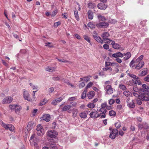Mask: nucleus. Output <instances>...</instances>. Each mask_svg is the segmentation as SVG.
Segmentation results:
<instances>
[{
    "label": "nucleus",
    "instance_id": "nucleus-1",
    "mask_svg": "<svg viewBox=\"0 0 149 149\" xmlns=\"http://www.w3.org/2000/svg\"><path fill=\"white\" fill-rule=\"evenodd\" d=\"M104 89L107 94L110 95L113 93V89L111 85H104Z\"/></svg>",
    "mask_w": 149,
    "mask_h": 149
},
{
    "label": "nucleus",
    "instance_id": "nucleus-2",
    "mask_svg": "<svg viewBox=\"0 0 149 149\" xmlns=\"http://www.w3.org/2000/svg\"><path fill=\"white\" fill-rule=\"evenodd\" d=\"M127 106L130 108H133L135 107V104L133 100H131L130 98L128 97L126 99Z\"/></svg>",
    "mask_w": 149,
    "mask_h": 149
},
{
    "label": "nucleus",
    "instance_id": "nucleus-3",
    "mask_svg": "<svg viewBox=\"0 0 149 149\" xmlns=\"http://www.w3.org/2000/svg\"><path fill=\"white\" fill-rule=\"evenodd\" d=\"M47 136L51 138H55L56 137L57 135V132L54 130H52L48 132H47Z\"/></svg>",
    "mask_w": 149,
    "mask_h": 149
},
{
    "label": "nucleus",
    "instance_id": "nucleus-4",
    "mask_svg": "<svg viewBox=\"0 0 149 149\" xmlns=\"http://www.w3.org/2000/svg\"><path fill=\"white\" fill-rule=\"evenodd\" d=\"M97 113L98 112L96 110H93L89 114L90 117L94 119L97 118L99 117L100 116V115H99L98 114L96 116V114H97Z\"/></svg>",
    "mask_w": 149,
    "mask_h": 149
},
{
    "label": "nucleus",
    "instance_id": "nucleus-5",
    "mask_svg": "<svg viewBox=\"0 0 149 149\" xmlns=\"http://www.w3.org/2000/svg\"><path fill=\"white\" fill-rule=\"evenodd\" d=\"M23 96L24 99L28 101H29L30 98L29 97V94L28 92L25 89L23 90Z\"/></svg>",
    "mask_w": 149,
    "mask_h": 149
},
{
    "label": "nucleus",
    "instance_id": "nucleus-6",
    "mask_svg": "<svg viewBox=\"0 0 149 149\" xmlns=\"http://www.w3.org/2000/svg\"><path fill=\"white\" fill-rule=\"evenodd\" d=\"M99 112L101 113L98 114L99 115H100V117L101 118H104L106 116V113L107 111V110L105 109H104L100 108L99 110Z\"/></svg>",
    "mask_w": 149,
    "mask_h": 149
},
{
    "label": "nucleus",
    "instance_id": "nucleus-7",
    "mask_svg": "<svg viewBox=\"0 0 149 149\" xmlns=\"http://www.w3.org/2000/svg\"><path fill=\"white\" fill-rule=\"evenodd\" d=\"M13 98L11 97H7L3 100L2 102L3 104L10 103L13 100Z\"/></svg>",
    "mask_w": 149,
    "mask_h": 149
},
{
    "label": "nucleus",
    "instance_id": "nucleus-8",
    "mask_svg": "<svg viewBox=\"0 0 149 149\" xmlns=\"http://www.w3.org/2000/svg\"><path fill=\"white\" fill-rule=\"evenodd\" d=\"M3 127L5 128L6 130H9L11 131H12L14 130V126L11 124H3Z\"/></svg>",
    "mask_w": 149,
    "mask_h": 149
},
{
    "label": "nucleus",
    "instance_id": "nucleus-9",
    "mask_svg": "<svg viewBox=\"0 0 149 149\" xmlns=\"http://www.w3.org/2000/svg\"><path fill=\"white\" fill-rule=\"evenodd\" d=\"M35 125L34 122H29L28 123L26 129L28 131H29L31 130Z\"/></svg>",
    "mask_w": 149,
    "mask_h": 149
},
{
    "label": "nucleus",
    "instance_id": "nucleus-10",
    "mask_svg": "<svg viewBox=\"0 0 149 149\" xmlns=\"http://www.w3.org/2000/svg\"><path fill=\"white\" fill-rule=\"evenodd\" d=\"M109 24L107 22H100L97 24V26L99 28H105L108 26Z\"/></svg>",
    "mask_w": 149,
    "mask_h": 149
},
{
    "label": "nucleus",
    "instance_id": "nucleus-11",
    "mask_svg": "<svg viewBox=\"0 0 149 149\" xmlns=\"http://www.w3.org/2000/svg\"><path fill=\"white\" fill-rule=\"evenodd\" d=\"M63 100V98L60 97L56 98L52 101V104L54 105H56L58 103L61 102Z\"/></svg>",
    "mask_w": 149,
    "mask_h": 149
},
{
    "label": "nucleus",
    "instance_id": "nucleus-12",
    "mask_svg": "<svg viewBox=\"0 0 149 149\" xmlns=\"http://www.w3.org/2000/svg\"><path fill=\"white\" fill-rule=\"evenodd\" d=\"M50 116L49 114L44 115L40 118L41 120H44L47 122L49 121Z\"/></svg>",
    "mask_w": 149,
    "mask_h": 149
},
{
    "label": "nucleus",
    "instance_id": "nucleus-13",
    "mask_svg": "<svg viewBox=\"0 0 149 149\" xmlns=\"http://www.w3.org/2000/svg\"><path fill=\"white\" fill-rule=\"evenodd\" d=\"M123 56V54L120 52H118L112 54V57L113 58H117L118 57L122 58Z\"/></svg>",
    "mask_w": 149,
    "mask_h": 149
},
{
    "label": "nucleus",
    "instance_id": "nucleus-14",
    "mask_svg": "<svg viewBox=\"0 0 149 149\" xmlns=\"http://www.w3.org/2000/svg\"><path fill=\"white\" fill-rule=\"evenodd\" d=\"M140 98L142 101H149V97H148L147 95L144 94H141L140 96Z\"/></svg>",
    "mask_w": 149,
    "mask_h": 149
},
{
    "label": "nucleus",
    "instance_id": "nucleus-15",
    "mask_svg": "<svg viewBox=\"0 0 149 149\" xmlns=\"http://www.w3.org/2000/svg\"><path fill=\"white\" fill-rule=\"evenodd\" d=\"M138 64L136 65L135 67V68L138 70L141 68L144 65V63L143 61H142L141 62H138Z\"/></svg>",
    "mask_w": 149,
    "mask_h": 149
},
{
    "label": "nucleus",
    "instance_id": "nucleus-16",
    "mask_svg": "<svg viewBox=\"0 0 149 149\" xmlns=\"http://www.w3.org/2000/svg\"><path fill=\"white\" fill-rule=\"evenodd\" d=\"M97 7L99 9L104 10L107 8V6L104 3H100L97 5Z\"/></svg>",
    "mask_w": 149,
    "mask_h": 149
},
{
    "label": "nucleus",
    "instance_id": "nucleus-17",
    "mask_svg": "<svg viewBox=\"0 0 149 149\" xmlns=\"http://www.w3.org/2000/svg\"><path fill=\"white\" fill-rule=\"evenodd\" d=\"M93 38H94L98 42H100V43L102 44L104 42L102 40V39L99 36H96L93 35Z\"/></svg>",
    "mask_w": 149,
    "mask_h": 149
},
{
    "label": "nucleus",
    "instance_id": "nucleus-18",
    "mask_svg": "<svg viewBox=\"0 0 149 149\" xmlns=\"http://www.w3.org/2000/svg\"><path fill=\"white\" fill-rule=\"evenodd\" d=\"M95 95V93L93 91H91L89 92L87 94L88 98L91 99L93 98Z\"/></svg>",
    "mask_w": 149,
    "mask_h": 149
},
{
    "label": "nucleus",
    "instance_id": "nucleus-19",
    "mask_svg": "<svg viewBox=\"0 0 149 149\" xmlns=\"http://www.w3.org/2000/svg\"><path fill=\"white\" fill-rule=\"evenodd\" d=\"M110 36L109 33L107 32L103 33L102 35L101 36L103 38V40H105L107 39Z\"/></svg>",
    "mask_w": 149,
    "mask_h": 149
},
{
    "label": "nucleus",
    "instance_id": "nucleus-20",
    "mask_svg": "<svg viewBox=\"0 0 149 149\" xmlns=\"http://www.w3.org/2000/svg\"><path fill=\"white\" fill-rule=\"evenodd\" d=\"M111 45H112L114 48L117 49H119L121 47L120 45L117 43H115L114 41H112Z\"/></svg>",
    "mask_w": 149,
    "mask_h": 149
},
{
    "label": "nucleus",
    "instance_id": "nucleus-21",
    "mask_svg": "<svg viewBox=\"0 0 149 149\" xmlns=\"http://www.w3.org/2000/svg\"><path fill=\"white\" fill-rule=\"evenodd\" d=\"M123 56H125L123 58L125 60H127L129 59L131 57V54L130 52H127L126 53H124Z\"/></svg>",
    "mask_w": 149,
    "mask_h": 149
},
{
    "label": "nucleus",
    "instance_id": "nucleus-22",
    "mask_svg": "<svg viewBox=\"0 0 149 149\" xmlns=\"http://www.w3.org/2000/svg\"><path fill=\"white\" fill-rule=\"evenodd\" d=\"M71 107V105H65L62 108V111H69Z\"/></svg>",
    "mask_w": 149,
    "mask_h": 149
},
{
    "label": "nucleus",
    "instance_id": "nucleus-23",
    "mask_svg": "<svg viewBox=\"0 0 149 149\" xmlns=\"http://www.w3.org/2000/svg\"><path fill=\"white\" fill-rule=\"evenodd\" d=\"M56 69V68L53 67H47L46 68V71L51 72H54Z\"/></svg>",
    "mask_w": 149,
    "mask_h": 149
},
{
    "label": "nucleus",
    "instance_id": "nucleus-24",
    "mask_svg": "<svg viewBox=\"0 0 149 149\" xmlns=\"http://www.w3.org/2000/svg\"><path fill=\"white\" fill-rule=\"evenodd\" d=\"M148 70L147 68H145L143 69V70L141 72L140 74V76H143L146 75L148 73Z\"/></svg>",
    "mask_w": 149,
    "mask_h": 149
},
{
    "label": "nucleus",
    "instance_id": "nucleus-25",
    "mask_svg": "<svg viewBox=\"0 0 149 149\" xmlns=\"http://www.w3.org/2000/svg\"><path fill=\"white\" fill-rule=\"evenodd\" d=\"M132 81L135 84H138L139 85H141V81L139 79V78H138L136 79H133Z\"/></svg>",
    "mask_w": 149,
    "mask_h": 149
},
{
    "label": "nucleus",
    "instance_id": "nucleus-26",
    "mask_svg": "<svg viewBox=\"0 0 149 149\" xmlns=\"http://www.w3.org/2000/svg\"><path fill=\"white\" fill-rule=\"evenodd\" d=\"M97 17L99 20L101 21L104 22L106 20V18L104 16L100 14L97 15Z\"/></svg>",
    "mask_w": 149,
    "mask_h": 149
},
{
    "label": "nucleus",
    "instance_id": "nucleus-27",
    "mask_svg": "<svg viewBox=\"0 0 149 149\" xmlns=\"http://www.w3.org/2000/svg\"><path fill=\"white\" fill-rule=\"evenodd\" d=\"M72 111L73 116L74 117H76L78 113V109L76 108H73L72 109Z\"/></svg>",
    "mask_w": 149,
    "mask_h": 149
},
{
    "label": "nucleus",
    "instance_id": "nucleus-28",
    "mask_svg": "<svg viewBox=\"0 0 149 149\" xmlns=\"http://www.w3.org/2000/svg\"><path fill=\"white\" fill-rule=\"evenodd\" d=\"M88 18L90 19H92L93 17V13L91 10H89L88 12Z\"/></svg>",
    "mask_w": 149,
    "mask_h": 149
},
{
    "label": "nucleus",
    "instance_id": "nucleus-29",
    "mask_svg": "<svg viewBox=\"0 0 149 149\" xmlns=\"http://www.w3.org/2000/svg\"><path fill=\"white\" fill-rule=\"evenodd\" d=\"M22 107L20 106L19 105H16L15 109V112L17 113L19 112V111L21 110Z\"/></svg>",
    "mask_w": 149,
    "mask_h": 149
},
{
    "label": "nucleus",
    "instance_id": "nucleus-30",
    "mask_svg": "<svg viewBox=\"0 0 149 149\" xmlns=\"http://www.w3.org/2000/svg\"><path fill=\"white\" fill-rule=\"evenodd\" d=\"M105 66V67L102 68V70L103 71H107L109 70L110 72H111L112 70V68L111 67H108L107 66Z\"/></svg>",
    "mask_w": 149,
    "mask_h": 149
},
{
    "label": "nucleus",
    "instance_id": "nucleus-31",
    "mask_svg": "<svg viewBox=\"0 0 149 149\" xmlns=\"http://www.w3.org/2000/svg\"><path fill=\"white\" fill-rule=\"evenodd\" d=\"M79 115L81 118H86L87 117L86 114L85 112H81L79 114Z\"/></svg>",
    "mask_w": 149,
    "mask_h": 149
},
{
    "label": "nucleus",
    "instance_id": "nucleus-32",
    "mask_svg": "<svg viewBox=\"0 0 149 149\" xmlns=\"http://www.w3.org/2000/svg\"><path fill=\"white\" fill-rule=\"evenodd\" d=\"M143 58V55H141L135 61V63H138V62H141V60H142Z\"/></svg>",
    "mask_w": 149,
    "mask_h": 149
},
{
    "label": "nucleus",
    "instance_id": "nucleus-33",
    "mask_svg": "<svg viewBox=\"0 0 149 149\" xmlns=\"http://www.w3.org/2000/svg\"><path fill=\"white\" fill-rule=\"evenodd\" d=\"M74 15L77 21H79V16L78 15L77 10H74Z\"/></svg>",
    "mask_w": 149,
    "mask_h": 149
},
{
    "label": "nucleus",
    "instance_id": "nucleus-34",
    "mask_svg": "<svg viewBox=\"0 0 149 149\" xmlns=\"http://www.w3.org/2000/svg\"><path fill=\"white\" fill-rule=\"evenodd\" d=\"M47 100L45 99H44L42 100L39 103L40 106H42L45 104L47 102Z\"/></svg>",
    "mask_w": 149,
    "mask_h": 149
},
{
    "label": "nucleus",
    "instance_id": "nucleus-35",
    "mask_svg": "<svg viewBox=\"0 0 149 149\" xmlns=\"http://www.w3.org/2000/svg\"><path fill=\"white\" fill-rule=\"evenodd\" d=\"M88 27L91 29H94L95 28V25L93 23L91 22H89L88 24Z\"/></svg>",
    "mask_w": 149,
    "mask_h": 149
},
{
    "label": "nucleus",
    "instance_id": "nucleus-36",
    "mask_svg": "<svg viewBox=\"0 0 149 149\" xmlns=\"http://www.w3.org/2000/svg\"><path fill=\"white\" fill-rule=\"evenodd\" d=\"M109 114L111 116H115L116 115V113L113 110H111L109 111Z\"/></svg>",
    "mask_w": 149,
    "mask_h": 149
},
{
    "label": "nucleus",
    "instance_id": "nucleus-37",
    "mask_svg": "<svg viewBox=\"0 0 149 149\" xmlns=\"http://www.w3.org/2000/svg\"><path fill=\"white\" fill-rule=\"evenodd\" d=\"M62 80L63 81L67 84L71 86L72 87H74L73 85L71 84L69 82V81L68 80L64 78Z\"/></svg>",
    "mask_w": 149,
    "mask_h": 149
},
{
    "label": "nucleus",
    "instance_id": "nucleus-38",
    "mask_svg": "<svg viewBox=\"0 0 149 149\" xmlns=\"http://www.w3.org/2000/svg\"><path fill=\"white\" fill-rule=\"evenodd\" d=\"M119 86L120 88L123 91L127 89L126 87L123 84H120L119 85Z\"/></svg>",
    "mask_w": 149,
    "mask_h": 149
},
{
    "label": "nucleus",
    "instance_id": "nucleus-39",
    "mask_svg": "<svg viewBox=\"0 0 149 149\" xmlns=\"http://www.w3.org/2000/svg\"><path fill=\"white\" fill-rule=\"evenodd\" d=\"M131 93V92L128 91H125L123 93V94L127 97L130 95Z\"/></svg>",
    "mask_w": 149,
    "mask_h": 149
},
{
    "label": "nucleus",
    "instance_id": "nucleus-40",
    "mask_svg": "<svg viewBox=\"0 0 149 149\" xmlns=\"http://www.w3.org/2000/svg\"><path fill=\"white\" fill-rule=\"evenodd\" d=\"M37 131V134L39 136L42 135L44 133V130H41Z\"/></svg>",
    "mask_w": 149,
    "mask_h": 149
},
{
    "label": "nucleus",
    "instance_id": "nucleus-41",
    "mask_svg": "<svg viewBox=\"0 0 149 149\" xmlns=\"http://www.w3.org/2000/svg\"><path fill=\"white\" fill-rule=\"evenodd\" d=\"M88 6L90 8H93L95 6L94 3H89L88 4Z\"/></svg>",
    "mask_w": 149,
    "mask_h": 149
},
{
    "label": "nucleus",
    "instance_id": "nucleus-42",
    "mask_svg": "<svg viewBox=\"0 0 149 149\" xmlns=\"http://www.w3.org/2000/svg\"><path fill=\"white\" fill-rule=\"evenodd\" d=\"M127 74L130 77L133 78V79H136L138 78V77L136 76L135 75L133 74L129 73H128Z\"/></svg>",
    "mask_w": 149,
    "mask_h": 149
},
{
    "label": "nucleus",
    "instance_id": "nucleus-43",
    "mask_svg": "<svg viewBox=\"0 0 149 149\" xmlns=\"http://www.w3.org/2000/svg\"><path fill=\"white\" fill-rule=\"evenodd\" d=\"M58 10H54L52 13L50 15L51 17H53L55 16L58 13Z\"/></svg>",
    "mask_w": 149,
    "mask_h": 149
},
{
    "label": "nucleus",
    "instance_id": "nucleus-44",
    "mask_svg": "<svg viewBox=\"0 0 149 149\" xmlns=\"http://www.w3.org/2000/svg\"><path fill=\"white\" fill-rule=\"evenodd\" d=\"M107 105V103L106 102L102 103L101 105V108L103 109H105Z\"/></svg>",
    "mask_w": 149,
    "mask_h": 149
},
{
    "label": "nucleus",
    "instance_id": "nucleus-45",
    "mask_svg": "<svg viewBox=\"0 0 149 149\" xmlns=\"http://www.w3.org/2000/svg\"><path fill=\"white\" fill-rule=\"evenodd\" d=\"M87 106L90 108L93 109L95 107V105L93 103H90Z\"/></svg>",
    "mask_w": 149,
    "mask_h": 149
},
{
    "label": "nucleus",
    "instance_id": "nucleus-46",
    "mask_svg": "<svg viewBox=\"0 0 149 149\" xmlns=\"http://www.w3.org/2000/svg\"><path fill=\"white\" fill-rule=\"evenodd\" d=\"M115 102V101L113 99H111L109 100V103L110 105H112Z\"/></svg>",
    "mask_w": 149,
    "mask_h": 149
},
{
    "label": "nucleus",
    "instance_id": "nucleus-47",
    "mask_svg": "<svg viewBox=\"0 0 149 149\" xmlns=\"http://www.w3.org/2000/svg\"><path fill=\"white\" fill-rule=\"evenodd\" d=\"M111 132L113 134H115L116 135H118V131L116 129H113Z\"/></svg>",
    "mask_w": 149,
    "mask_h": 149
},
{
    "label": "nucleus",
    "instance_id": "nucleus-48",
    "mask_svg": "<svg viewBox=\"0 0 149 149\" xmlns=\"http://www.w3.org/2000/svg\"><path fill=\"white\" fill-rule=\"evenodd\" d=\"M44 130L43 129L42 126L40 124L38 125L37 126L36 129L37 130Z\"/></svg>",
    "mask_w": 149,
    "mask_h": 149
},
{
    "label": "nucleus",
    "instance_id": "nucleus-49",
    "mask_svg": "<svg viewBox=\"0 0 149 149\" xmlns=\"http://www.w3.org/2000/svg\"><path fill=\"white\" fill-rule=\"evenodd\" d=\"M84 38L85 40H86L89 43H91V41L89 39V37L86 35H84Z\"/></svg>",
    "mask_w": 149,
    "mask_h": 149
},
{
    "label": "nucleus",
    "instance_id": "nucleus-50",
    "mask_svg": "<svg viewBox=\"0 0 149 149\" xmlns=\"http://www.w3.org/2000/svg\"><path fill=\"white\" fill-rule=\"evenodd\" d=\"M110 66H116L118 67L119 66V65L117 63H111Z\"/></svg>",
    "mask_w": 149,
    "mask_h": 149
},
{
    "label": "nucleus",
    "instance_id": "nucleus-51",
    "mask_svg": "<svg viewBox=\"0 0 149 149\" xmlns=\"http://www.w3.org/2000/svg\"><path fill=\"white\" fill-rule=\"evenodd\" d=\"M93 85V83L91 82H90L86 87V88H88L91 87Z\"/></svg>",
    "mask_w": 149,
    "mask_h": 149
},
{
    "label": "nucleus",
    "instance_id": "nucleus-52",
    "mask_svg": "<svg viewBox=\"0 0 149 149\" xmlns=\"http://www.w3.org/2000/svg\"><path fill=\"white\" fill-rule=\"evenodd\" d=\"M115 125L116 128L118 129L121 127V123L120 122H117L115 124Z\"/></svg>",
    "mask_w": 149,
    "mask_h": 149
},
{
    "label": "nucleus",
    "instance_id": "nucleus-53",
    "mask_svg": "<svg viewBox=\"0 0 149 149\" xmlns=\"http://www.w3.org/2000/svg\"><path fill=\"white\" fill-rule=\"evenodd\" d=\"M132 94L136 97H140V96L139 95V93L138 92H132Z\"/></svg>",
    "mask_w": 149,
    "mask_h": 149
},
{
    "label": "nucleus",
    "instance_id": "nucleus-54",
    "mask_svg": "<svg viewBox=\"0 0 149 149\" xmlns=\"http://www.w3.org/2000/svg\"><path fill=\"white\" fill-rule=\"evenodd\" d=\"M61 24V22L60 21H58L54 23V27H57L58 26L60 25Z\"/></svg>",
    "mask_w": 149,
    "mask_h": 149
},
{
    "label": "nucleus",
    "instance_id": "nucleus-55",
    "mask_svg": "<svg viewBox=\"0 0 149 149\" xmlns=\"http://www.w3.org/2000/svg\"><path fill=\"white\" fill-rule=\"evenodd\" d=\"M89 77H91L89 76V77H84V81H86V82L89 81L90 80V78H89Z\"/></svg>",
    "mask_w": 149,
    "mask_h": 149
},
{
    "label": "nucleus",
    "instance_id": "nucleus-56",
    "mask_svg": "<svg viewBox=\"0 0 149 149\" xmlns=\"http://www.w3.org/2000/svg\"><path fill=\"white\" fill-rule=\"evenodd\" d=\"M116 135L115 134H113V133L112 132H111L109 135V137L113 139H114L116 137Z\"/></svg>",
    "mask_w": 149,
    "mask_h": 149
},
{
    "label": "nucleus",
    "instance_id": "nucleus-57",
    "mask_svg": "<svg viewBox=\"0 0 149 149\" xmlns=\"http://www.w3.org/2000/svg\"><path fill=\"white\" fill-rule=\"evenodd\" d=\"M86 92L84 91L82 94L81 98L82 99H84L86 97Z\"/></svg>",
    "mask_w": 149,
    "mask_h": 149
},
{
    "label": "nucleus",
    "instance_id": "nucleus-58",
    "mask_svg": "<svg viewBox=\"0 0 149 149\" xmlns=\"http://www.w3.org/2000/svg\"><path fill=\"white\" fill-rule=\"evenodd\" d=\"M77 99L76 97H71L69 98L68 100L69 101H72L76 100Z\"/></svg>",
    "mask_w": 149,
    "mask_h": 149
},
{
    "label": "nucleus",
    "instance_id": "nucleus-59",
    "mask_svg": "<svg viewBox=\"0 0 149 149\" xmlns=\"http://www.w3.org/2000/svg\"><path fill=\"white\" fill-rule=\"evenodd\" d=\"M16 105H10L9 106V107L11 110L15 109Z\"/></svg>",
    "mask_w": 149,
    "mask_h": 149
},
{
    "label": "nucleus",
    "instance_id": "nucleus-60",
    "mask_svg": "<svg viewBox=\"0 0 149 149\" xmlns=\"http://www.w3.org/2000/svg\"><path fill=\"white\" fill-rule=\"evenodd\" d=\"M45 46H48L49 47H53L52 45H51V43L48 42L47 43H45Z\"/></svg>",
    "mask_w": 149,
    "mask_h": 149
},
{
    "label": "nucleus",
    "instance_id": "nucleus-61",
    "mask_svg": "<svg viewBox=\"0 0 149 149\" xmlns=\"http://www.w3.org/2000/svg\"><path fill=\"white\" fill-rule=\"evenodd\" d=\"M52 79L54 81H58L60 79V78L58 77H52Z\"/></svg>",
    "mask_w": 149,
    "mask_h": 149
},
{
    "label": "nucleus",
    "instance_id": "nucleus-62",
    "mask_svg": "<svg viewBox=\"0 0 149 149\" xmlns=\"http://www.w3.org/2000/svg\"><path fill=\"white\" fill-rule=\"evenodd\" d=\"M85 86V83L84 82H82L80 83L79 85V87L80 88H82L84 87Z\"/></svg>",
    "mask_w": 149,
    "mask_h": 149
},
{
    "label": "nucleus",
    "instance_id": "nucleus-63",
    "mask_svg": "<svg viewBox=\"0 0 149 149\" xmlns=\"http://www.w3.org/2000/svg\"><path fill=\"white\" fill-rule=\"evenodd\" d=\"M135 62V61L134 60H132L130 62L129 65L132 68L134 67V65H132Z\"/></svg>",
    "mask_w": 149,
    "mask_h": 149
},
{
    "label": "nucleus",
    "instance_id": "nucleus-64",
    "mask_svg": "<svg viewBox=\"0 0 149 149\" xmlns=\"http://www.w3.org/2000/svg\"><path fill=\"white\" fill-rule=\"evenodd\" d=\"M142 87L146 90H148L149 89V87L146 84H143L142 85Z\"/></svg>",
    "mask_w": 149,
    "mask_h": 149
}]
</instances>
